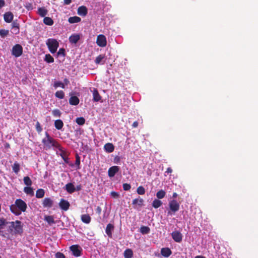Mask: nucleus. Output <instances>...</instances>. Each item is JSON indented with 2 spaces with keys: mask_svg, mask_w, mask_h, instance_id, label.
Wrapping results in <instances>:
<instances>
[{
  "mask_svg": "<svg viewBox=\"0 0 258 258\" xmlns=\"http://www.w3.org/2000/svg\"><path fill=\"white\" fill-rule=\"evenodd\" d=\"M27 206L26 203L22 199H17L15 204L10 206V209L12 213L15 215L19 216L21 212H25L27 209Z\"/></svg>",
  "mask_w": 258,
  "mask_h": 258,
  "instance_id": "obj_1",
  "label": "nucleus"
},
{
  "mask_svg": "<svg viewBox=\"0 0 258 258\" xmlns=\"http://www.w3.org/2000/svg\"><path fill=\"white\" fill-rule=\"evenodd\" d=\"M23 224L21 221L16 220L15 221L9 222L8 226V231L9 234L12 235H22L23 232Z\"/></svg>",
  "mask_w": 258,
  "mask_h": 258,
  "instance_id": "obj_2",
  "label": "nucleus"
},
{
  "mask_svg": "<svg viewBox=\"0 0 258 258\" xmlns=\"http://www.w3.org/2000/svg\"><path fill=\"white\" fill-rule=\"evenodd\" d=\"M45 138L43 139L42 141L44 149L48 150L50 149L52 147H54L58 150H60V145L51 137L48 133H45Z\"/></svg>",
  "mask_w": 258,
  "mask_h": 258,
  "instance_id": "obj_3",
  "label": "nucleus"
},
{
  "mask_svg": "<svg viewBox=\"0 0 258 258\" xmlns=\"http://www.w3.org/2000/svg\"><path fill=\"white\" fill-rule=\"evenodd\" d=\"M46 44L51 53H54L59 46L58 42L53 38L48 39L46 42Z\"/></svg>",
  "mask_w": 258,
  "mask_h": 258,
  "instance_id": "obj_4",
  "label": "nucleus"
},
{
  "mask_svg": "<svg viewBox=\"0 0 258 258\" xmlns=\"http://www.w3.org/2000/svg\"><path fill=\"white\" fill-rule=\"evenodd\" d=\"M169 210L168 215L172 216L179 210L180 205L175 200H172L169 203Z\"/></svg>",
  "mask_w": 258,
  "mask_h": 258,
  "instance_id": "obj_5",
  "label": "nucleus"
},
{
  "mask_svg": "<svg viewBox=\"0 0 258 258\" xmlns=\"http://www.w3.org/2000/svg\"><path fill=\"white\" fill-rule=\"evenodd\" d=\"M23 53V47L19 44L14 45L12 50V54L16 57L20 56Z\"/></svg>",
  "mask_w": 258,
  "mask_h": 258,
  "instance_id": "obj_6",
  "label": "nucleus"
},
{
  "mask_svg": "<svg viewBox=\"0 0 258 258\" xmlns=\"http://www.w3.org/2000/svg\"><path fill=\"white\" fill-rule=\"evenodd\" d=\"M70 249L72 252V254L74 256L78 257L81 255L82 249L79 245H73L70 246Z\"/></svg>",
  "mask_w": 258,
  "mask_h": 258,
  "instance_id": "obj_7",
  "label": "nucleus"
},
{
  "mask_svg": "<svg viewBox=\"0 0 258 258\" xmlns=\"http://www.w3.org/2000/svg\"><path fill=\"white\" fill-rule=\"evenodd\" d=\"M9 222L4 218L0 219V235L7 238H9V234L7 233H5L2 229L4 228L5 226L9 225Z\"/></svg>",
  "mask_w": 258,
  "mask_h": 258,
  "instance_id": "obj_8",
  "label": "nucleus"
},
{
  "mask_svg": "<svg viewBox=\"0 0 258 258\" xmlns=\"http://www.w3.org/2000/svg\"><path fill=\"white\" fill-rule=\"evenodd\" d=\"M96 43L100 47H105L107 44L105 36L102 34L98 35L96 40Z\"/></svg>",
  "mask_w": 258,
  "mask_h": 258,
  "instance_id": "obj_9",
  "label": "nucleus"
},
{
  "mask_svg": "<svg viewBox=\"0 0 258 258\" xmlns=\"http://www.w3.org/2000/svg\"><path fill=\"white\" fill-rule=\"evenodd\" d=\"M93 94V100L94 102H102V97L99 93L98 90L96 88H93L92 90H91Z\"/></svg>",
  "mask_w": 258,
  "mask_h": 258,
  "instance_id": "obj_10",
  "label": "nucleus"
},
{
  "mask_svg": "<svg viewBox=\"0 0 258 258\" xmlns=\"http://www.w3.org/2000/svg\"><path fill=\"white\" fill-rule=\"evenodd\" d=\"M173 240L176 242H180L182 241V235L179 231H174L171 233Z\"/></svg>",
  "mask_w": 258,
  "mask_h": 258,
  "instance_id": "obj_11",
  "label": "nucleus"
},
{
  "mask_svg": "<svg viewBox=\"0 0 258 258\" xmlns=\"http://www.w3.org/2000/svg\"><path fill=\"white\" fill-rule=\"evenodd\" d=\"M59 206L62 210L67 211L70 208V204L68 201L62 199L60 201Z\"/></svg>",
  "mask_w": 258,
  "mask_h": 258,
  "instance_id": "obj_12",
  "label": "nucleus"
},
{
  "mask_svg": "<svg viewBox=\"0 0 258 258\" xmlns=\"http://www.w3.org/2000/svg\"><path fill=\"white\" fill-rule=\"evenodd\" d=\"M119 170V167L117 166H113L110 167L108 171V174L110 177L114 176L115 174Z\"/></svg>",
  "mask_w": 258,
  "mask_h": 258,
  "instance_id": "obj_13",
  "label": "nucleus"
},
{
  "mask_svg": "<svg viewBox=\"0 0 258 258\" xmlns=\"http://www.w3.org/2000/svg\"><path fill=\"white\" fill-rule=\"evenodd\" d=\"M42 204L44 208H51L53 206V202L50 198H45L43 199Z\"/></svg>",
  "mask_w": 258,
  "mask_h": 258,
  "instance_id": "obj_14",
  "label": "nucleus"
},
{
  "mask_svg": "<svg viewBox=\"0 0 258 258\" xmlns=\"http://www.w3.org/2000/svg\"><path fill=\"white\" fill-rule=\"evenodd\" d=\"M144 200L143 199L139 197L138 198L135 199L133 200L132 204L134 206V208H137V206L139 207H142L143 205Z\"/></svg>",
  "mask_w": 258,
  "mask_h": 258,
  "instance_id": "obj_15",
  "label": "nucleus"
},
{
  "mask_svg": "<svg viewBox=\"0 0 258 258\" xmlns=\"http://www.w3.org/2000/svg\"><path fill=\"white\" fill-rule=\"evenodd\" d=\"M77 13L80 16H85L87 14L88 10L85 6H82L78 8Z\"/></svg>",
  "mask_w": 258,
  "mask_h": 258,
  "instance_id": "obj_16",
  "label": "nucleus"
},
{
  "mask_svg": "<svg viewBox=\"0 0 258 258\" xmlns=\"http://www.w3.org/2000/svg\"><path fill=\"white\" fill-rule=\"evenodd\" d=\"M14 18L13 13L11 12L6 13L4 15V18L5 22L10 23L12 21Z\"/></svg>",
  "mask_w": 258,
  "mask_h": 258,
  "instance_id": "obj_17",
  "label": "nucleus"
},
{
  "mask_svg": "<svg viewBox=\"0 0 258 258\" xmlns=\"http://www.w3.org/2000/svg\"><path fill=\"white\" fill-rule=\"evenodd\" d=\"M12 29L13 30V33L18 34L20 32V25L17 21H14L12 24Z\"/></svg>",
  "mask_w": 258,
  "mask_h": 258,
  "instance_id": "obj_18",
  "label": "nucleus"
},
{
  "mask_svg": "<svg viewBox=\"0 0 258 258\" xmlns=\"http://www.w3.org/2000/svg\"><path fill=\"white\" fill-rule=\"evenodd\" d=\"M161 253L163 256L168 257L172 254V251L169 248L164 247L161 248Z\"/></svg>",
  "mask_w": 258,
  "mask_h": 258,
  "instance_id": "obj_19",
  "label": "nucleus"
},
{
  "mask_svg": "<svg viewBox=\"0 0 258 258\" xmlns=\"http://www.w3.org/2000/svg\"><path fill=\"white\" fill-rule=\"evenodd\" d=\"M60 151V153L59 154V155L61 156V157L63 160L64 162L68 164L69 163V159L68 157L67 153L62 150V147L60 146V150H59Z\"/></svg>",
  "mask_w": 258,
  "mask_h": 258,
  "instance_id": "obj_20",
  "label": "nucleus"
},
{
  "mask_svg": "<svg viewBox=\"0 0 258 258\" xmlns=\"http://www.w3.org/2000/svg\"><path fill=\"white\" fill-rule=\"evenodd\" d=\"M80 39V36L79 34H73L69 37V41L71 43L76 44Z\"/></svg>",
  "mask_w": 258,
  "mask_h": 258,
  "instance_id": "obj_21",
  "label": "nucleus"
},
{
  "mask_svg": "<svg viewBox=\"0 0 258 258\" xmlns=\"http://www.w3.org/2000/svg\"><path fill=\"white\" fill-rule=\"evenodd\" d=\"M80 102L79 99L76 96H71L69 99V103L72 105H77Z\"/></svg>",
  "mask_w": 258,
  "mask_h": 258,
  "instance_id": "obj_22",
  "label": "nucleus"
},
{
  "mask_svg": "<svg viewBox=\"0 0 258 258\" xmlns=\"http://www.w3.org/2000/svg\"><path fill=\"white\" fill-rule=\"evenodd\" d=\"M104 150L108 153H111L114 150V147L112 143H108L104 146Z\"/></svg>",
  "mask_w": 258,
  "mask_h": 258,
  "instance_id": "obj_23",
  "label": "nucleus"
},
{
  "mask_svg": "<svg viewBox=\"0 0 258 258\" xmlns=\"http://www.w3.org/2000/svg\"><path fill=\"white\" fill-rule=\"evenodd\" d=\"M66 189L69 194H72L76 190L75 187L72 183H69L66 185Z\"/></svg>",
  "mask_w": 258,
  "mask_h": 258,
  "instance_id": "obj_24",
  "label": "nucleus"
},
{
  "mask_svg": "<svg viewBox=\"0 0 258 258\" xmlns=\"http://www.w3.org/2000/svg\"><path fill=\"white\" fill-rule=\"evenodd\" d=\"M114 229V226L111 224H108L107 225V226L106 227L105 229V232L107 234V235L111 237L112 236V232L111 231L113 230Z\"/></svg>",
  "mask_w": 258,
  "mask_h": 258,
  "instance_id": "obj_25",
  "label": "nucleus"
},
{
  "mask_svg": "<svg viewBox=\"0 0 258 258\" xmlns=\"http://www.w3.org/2000/svg\"><path fill=\"white\" fill-rule=\"evenodd\" d=\"M24 191L27 195L33 196H34V192L33 189L31 187V186H26L24 188Z\"/></svg>",
  "mask_w": 258,
  "mask_h": 258,
  "instance_id": "obj_26",
  "label": "nucleus"
},
{
  "mask_svg": "<svg viewBox=\"0 0 258 258\" xmlns=\"http://www.w3.org/2000/svg\"><path fill=\"white\" fill-rule=\"evenodd\" d=\"M91 217L89 214H83L81 216V220L86 224H89L91 221Z\"/></svg>",
  "mask_w": 258,
  "mask_h": 258,
  "instance_id": "obj_27",
  "label": "nucleus"
},
{
  "mask_svg": "<svg viewBox=\"0 0 258 258\" xmlns=\"http://www.w3.org/2000/svg\"><path fill=\"white\" fill-rule=\"evenodd\" d=\"M81 21V19L78 16L71 17L68 19V22L71 24L78 23L80 22Z\"/></svg>",
  "mask_w": 258,
  "mask_h": 258,
  "instance_id": "obj_28",
  "label": "nucleus"
},
{
  "mask_svg": "<svg viewBox=\"0 0 258 258\" xmlns=\"http://www.w3.org/2000/svg\"><path fill=\"white\" fill-rule=\"evenodd\" d=\"M47 12V10L44 7H41L38 9V14L42 17H45Z\"/></svg>",
  "mask_w": 258,
  "mask_h": 258,
  "instance_id": "obj_29",
  "label": "nucleus"
},
{
  "mask_svg": "<svg viewBox=\"0 0 258 258\" xmlns=\"http://www.w3.org/2000/svg\"><path fill=\"white\" fill-rule=\"evenodd\" d=\"M124 258H132L133 256V252L131 249L128 248L124 250L123 253Z\"/></svg>",
  "mask_w": 258,
  "mask_h": 258,
  "instance_id": "obj_30",
  "label": "nucleus"
},
{
  "mask_svg": "<svg viewBox=\"0 0 258 258\" xmlns=\"http://www.w3.org/2000/svg\"><path fill=\"white\" fill-rule=\"evenodd\" d=\"M63 126V123L61 119H57L54 122V126L57 130H61Z\"/></svg>",
  "mask_w": 258,
  "mask_h": 258,
  "instance_id": "obj_31",
  "label": "nucleus"
},
{
  "mask_svg": "<svg viewBox=\"0 0 258 258\" xmlns=\"http://www.w3.org/2000/svg\"><path fill=\"white\" fill-rule=\"evenodd\" d=\"M45 191L42 188L38 189L36 192V197L38 199L42 198L44 196Z\"/></svg>",
  "mask_w": 258,
  "mask_h": 258,
  "instance_id": "obj_32",
  "label": "nucleus"
},
{
  "mask_svg": "<svg viewBox=\"0 0 258 258\" xmlns=\"http://www.w3.org/2000/svg\"><path fill=\"white\" fill-rule=\"evenodd\" d=\"M12 169L13 172L16 174H18L20 170V165L19 163L15 162L12 165Z\"/></svg>",
  "mask_w": 258,
  "mask_h": 258,
  "instance_id": "obj_33",
  "label": "nucleus"
},
{
  "mask_svg": "<svg viewBox=\"0 0 258 258\" xmlns=\"http://www.w3.org/2000/svg\"><path fill=\"white\" fill-rule=\"evenodd\" d=\"M43 23L48 26H52L53 24V20L48 17H45L43 19Z\"/></svg>",
  "mask_w": 258,
  "mask_h": 258,
  "instance_id": "obj_34",
  "label": "nucleus"
},
{
  "mask_svg": "<svg viewBox=\"0 0 258 258\" xmlns=\"http://www.w3.org/2000/svg\"><path fill=\"white\" fill-rule=\"evenodd\" d=\"M162 205V202L158 199H155L152 203V206L155 209L159 208Z\"/></svg>",
  "mask_w": 258,
  "mask_h": 258,
  "instance_id": "obj_35",
  "label": "nucleus"
},
{
  "mask_svg": "<svg viewBox=\"0 0 258 258\" xmlns=\"http://www.w3.org/2000/svg\"><path fill=\"white\" fill-rule=\"evenodd\" d=\"M150 229L148 226H142L141 227L140 231L143 234H146L150 232Z\"/></svg>",
  "mask_w": 258,
  "mask_h": 258,
  "instance_id": "obj_36",
  "label": "nucleus"
},
{
  "mask_svg": "<svg viewBox=\"0 0 258 258\" xmlns=\"http://www.w3.org/2000/svg\"><path fill=\"white\" fill-rule=\"evenodd\" d=\"M23 181H24V184L26 185H27V186H31V185L32 184V181L31 179L28 176H25L24 177Z\"/></svg>",
  "mask_w": 258,
  "mask_h": 258,
  "instance_id": "obj_37",
  "label": "nucleus"
},
{
  "mask_svg": "<svg viewBox=\"0 0 258 258\" xmlns=\"http://www.w3.org/2000/svg\"><path fill=\"white\" fill-rule=\"evenodd\" d=\"M44 220L49 224H54L55 222L54 220L53 217L52 216H46Z\"/></svg>",
  "mask_w": 258,
  "mask_h": 258,
  "instance_id": "obj_38",
  "label": "nucleus"
},
{
  "mask_svg": "<svg viewBox=\"0 0 258 258\" xmlns=\"http://www.w3.org/2000/svg\"><path fill=\"white\" fill-rule=\"evenodd\" d=\"M165 195L166 192L162 189L159 190L156 194V196L159 199H163L165 197Z\"/></svg>",
  "mask_w": 258,
  "mask_h": 258,
  "instance_id": "obj_39",
  "label": "nucleus"
},
{
  "mask_svg": "<svg viewBox=\"0 0 258 258\" xmlns=\"http://www.w3.org/2000/svg\"><path fill=\"white\" fill-rule=\"evenodd\" d=\"M44 60L48 63H52L54 62V58L50 54H47L45 56Z\"/></svg>",
  "mask_w": 258,
  "mask_h": 258,
  "instance_id": "obj_40",
  "label": "nucleus"
},
{
  "mask_svg": "<svg viewBox=\"0 0 258 258\" xmlns=\"http://www.w3.org/2000/svg\"><path fill=\"white\" fill-rule=\"evenodd\" d=\"M55 96L59 99H63L64 97V93L62 90L57 91L55 92Z\"/></svg>",
  "mask_w": 258,
  "mask_h": 258,
  "instance_id": "obj_41",
  "label": "nucleus"
},
{
  "mask_svg": "<svg viewBox=\"0 0 258 258\" xmlns=\"http://www.w3.org/2000/svg\"><path fill=\"white\" fill-rule=\"evenodd\" d=\"M137 192L139 195H143L145 194V189L143 186H139L137 189Z\"/></svg>",
  "mask_w": 258,
  "mask_h": 258,
  "instance_id": "obj_42",
  "label": "nucleus"
},
{
  "mask_svg": "<svg viewBox=\"0 0 258 258\" xmlns=\"http://www.w3.org/2000/svg\"><path fill=\"white\" fill-rule=\"evenodd\" d=\"M104 58L105 56L104 55L100 54L96 58L95 62L96 64H100Z\"/></svg>",
  "mask_w": 258,
  "mask_h": 258,
  "instance_id": "obj_43",
  "label": "nucleus"
},
{
  "mask_svg": "<svg viewBox=\"0 0 258 258\" xmlns=\"http://www.w3.org/2000/svg\"><path fill=\"white\" fill-rule=\"evenodd\" d=\"M76 123L79 125H83L85 122V119L83 117H77L76 120Z\"/></svg>",
  "mask_w": 258,
  "mask_h": 258,
  "instance_id": "obj_44",
  "label": "nucleus"
},
{
  "mask_svg": "<svg viewBox=\"0 0 258 258\" xmlns=\"http://www.w3.org/2000/svg\"><path fill=\"white\" fill-rule=\"evenodd\" d=\"M76 161H75V165L77 166V169H80V157L78 154H76Z\"/></svg>",
  "mask_w": 258,
  "mask_h": 258,
  "instance_id": "obj_45",
  "label": "nucleus"
},
{
  "mask_svg": "<svg viewBox=\"0 0 258 258\" xmlns=\"http://www.w3.org/2000/svg\"><path fill=\"white\" fill-rule=\"evenodd\" d=\"M9 33L8 30L0 29V35L2 38L6 37L9 34Z\"/></svg>",
  "mask_w": 258,
  "mask_h": 258,
  "instance_id": "obj_46",
  "label": "nucleus"
},
{
  "mask_svg": "<svg viewBox=\"0 0 258 258\" xmlns=\"http://www.w3.org/2000/svg\"><path fill=\"white\" fill-rule=\"evenodd\" d=\"M52 114L55 117H60L61 113L59 109H55L52 110Z\"/></svg>",
  "mask_w": 258,
  "mask_h": 258,
  "instance_id": "obj_47",
  "label": "nucleus"
},
{
  "mask_svg": "<svg viewBox=\"0 0 258 258\" xmlns=\"http://www.w3.org/2000/svg\"><path fill=\"white\" fill-rule=\"evenodd\" d=\"M53 86L55 88H58L59 87H60L62 88H64V85L63 83H62V82H61L60 81L55 82L54 83Z\"/></svg>",
  "mask_w": 258,
  "mask_h": 258,
  "instance_id": "obj_48",
  "label": "nucleus"
},
{
  "mask_svg": "<svg viewBox=\"0 0 258 258\" xmlns=\"http://www.w3.org/2000/svg\"><path fill=\"white\" fill-rule=\"evenodd\" d=\"M57 55L64 57L66 55L65 49L63 48H60L57 53Z\"/></svg>",
  "mask_w": 258,
  "mask_h": 258,
  "instance_id": "obj_49",
  "label": "nucleus"
},
{
  "mask_svg": "<svg viewBox=\"0 0 258 258\" xmlns=\"http://www.w3.org/2000/svg\"><path fill=\"white\" fill-rule=\"evenodd\" d=\"M122 187L124 190L127 191L131 188V185L130 184L125 183L123 184Z\"/></svg>",
  "mask_w": 258,
  "mask_h": 258,
  "instance_id": "obj_50",
  "label": "nucleus"
},
{
  "mask_svg": "<svg viewBox=\"0 0 258 258\" xmlns=\"http://www.w3.org/2000/svg\"><path fill=\"white\" fill-rule=\"evenodd\" d=\"M36 130L39 133L41 132L42 131V128L40 125V123L38 121H37L36 124Z\"/></svg>",
  "mask_w": 258,
  "mask_h": 258,
  "instance_id": "obj_51",
  "label": "nucleus"
},
{
  "mask_svg": "<svg viewBox=\"0 0 258 258\" xmlns=\"http://www.w3.org/2000/svg\"><path fill=\"white\" fill-rule=\"evenodd\" d=\"M56 258H66L65 255L61 252H57L55 254Z\"/></svg>",
  "mask_w": 258,
  "mask_h": 258,
  "instance_id": "obj_52",
  "label": "nucleus"
},
{
  "mask_svg": "<svg viewBox=\"0 0 258 258\" xmlns=\"http://www.w3.org/2000/svg\"><path fill=\"white\" fill-rule=\"evenodd\" d=\"M25 7L28 10H31L33 9V5L31 3H27L25 5Z\"/></svg>",
  "mask_w": 258,
  "mask_h": 258,
  "instance_id": "obj_53",
  "label": "nucleus"
},
{
  "mask_svg": "<svg viewBox=\"0 0 258 258\" xmlns=\"http://www.w3.org/2000/svg\"><path fill=\"white\" fill-rule=\"evenodd\" d=\"M110 194L111 197L114 198H118L119 196V194L115 191H112Z\"/></svg>",
  "mask_w": 258,
  "mask_h": 258,
  "instance_id": "obj_54",
  "label": "nucleus"
},
{
  "mask_svg": "<svg viewBox=\"0 0 258 258\" xmlns=\"http://www.w3.org/2000/svg\"><path fill=\"white\" fill-rule=\"evenodd\" d=\"M120 161V158L118 156H115V158H114V162L115 163L118 164V163H119Z\"/></svg>",
  "mask_w": 258,
  "mask_h": 258,
  "instance_id": "obj_55",
  "label": "nucleus"
},
{
  "mask_svg": "<svg viewBox=\"0 0 258 258\" xmlns=\"http://www.w3.org/2000/svg\"><path fill=\"white\" fill-rule=\"evenodd\" d=\"M96 211L98 215H100L101 213V208L99 206L97 207Z\"/></svg>",
  "mask_w": 258,
  "mask_h": 258,
  "instance_id": "obj_56",
  "label": "nucleus"
},
{
  "mask_svg": "<svg viewBox=\"0 0 258 258\" xmlns=\"http://www.w3.org/2000/svg\"><path fill=\"white\" fill-rule=\"evenodd\" d=\"M5 5V2L4 0H0V9L4 7Z\"/></svg>",
  "mask_w": 258,
  "mask_h": 258,
  "instance_id": "obj_57",
  "label": "nucleus"
},
{
  "mask_svg": "<svg viewBox=\"0 0 258 258\" xmlns=\"http://www.w3.org/2000/svg\"><path fill=\"white\" fill-rule=\"evenodd\" d=\"M138 126V122L137 121H134L132 124L133 127L136 128V127H137Z\"/></svg>",
  "mask_w": 258,
  "mask_h": 258,
  "instance_id": "obj_58",
  "label": "nucleus"
},
{
  "mask_svg": "<svg viewBox=\"0 0 258 258\" xmlns=\"http://www.w3.org/2000/svg\"><path fill=\"white\" fill-rule=\"evenodd\" d=\"M172 172V169L170 167H168V168H167V169L165 172V173L169 174V173H171Z\"/></svg>",
  "mask_w": 258,
  "mask_h": 258,
  "instance_id": "obj_59",
  "label": "nucleus"
},
{
  "mask_svg": "<svg viewBox=\"0 0 258 258\" xmlns=\"http://www.w3.org/2000/svg\"><path fill=\"white\" fill-rule=\"evenodd\" d=\"M64 5H70L72 3V0H63Z\"/></svg>",
  "mask_w": 258,
  "mask_h": 258,
  "instance_id": "obj_60",
  "label": "nucleus"
},
{
  "mask_svg": "<svg viewBox=\"0 0 258 258\" xmlns=\"http://www.w3.org/2000/svg\"><path fill=\"white\" fill-rule=\"evenodd\" d=\"M76 190L77 191H80L82 189V185L81 184L78 185L76 187H75Z\"/></svg>",
  "mask_w": 258,
  "mask_h": 258,
  "instance_id": "obj_61",
  "label": "nucleus"
},
{
  "mask_svg": "<svg viewBox=\"0 0 258 258\" xmlns=\"http://www.w3.org/2000/svg\"><path fill=\"white\" fill-rule=\"evenodd\" d=\"M195 258H206V257L203 255H197L195 257Z\"/></svg>",
  "mask_w": 258,
  "mask_h": 258,
  "instance_id": "obj_62",
  "label": "nucleus"
},
{
  "mask_svg": "<svg viewBox=\"0 0 258 258\" xmlns=\"http://www.w3.org/2000/svg\"><path fill=\"white\" fill-rule=\"evenodd\" d=\"M177 197V194L176 192H174V193L173 194L172 197H173V198H176Z\"/></svg>",
  "mask_w": 258,
  "mask_h": 258,
  "instance_id": "obj_63",
  "label": "nucleus"
},
{
  "mask_svg": "<svg viewBox=\"0 0 258 258\" xmlns=\"http://www.w3.org/2000/svg\"><path fill=\"white\" fill-rule=\"evenodd\" d=\"M64 81L65 82V83H66V84H67V83H68L69 82V80H68L67 79H65L64 80Z\"/></svg>",
  "mask_w": 258,
  "mask_h": 258,
  "instance_id": "obj_64",
  "label": "nucleus"
}]
</instances>
